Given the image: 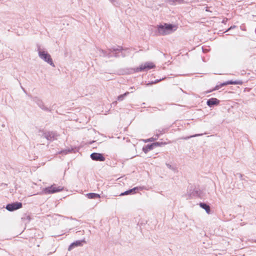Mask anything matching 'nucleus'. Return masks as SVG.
Wrapping results in <instances>:
<instances>
[{"instance_id": "1", "label": "nucleus", "mask_w": 256, "mask_h": 256, "mask_svg": "<svg viewBox=\"0 0 256 256\" xmlns=\"http://www.w3.org/2000/svg\"><path fill=\"white\" fill-rule=\"evenodd\" d=\"M177 28L176 25L164 23L158 26V32L160 35H167L176 30Z\"/></svg>"}, {"instance_id": "2", "label": "nucleus", "mask_w": 256, "mask_h": 256, "mask_svg": "<svg viewBox=\"0 0 256 256\" xmlns=\"http://www.w3.org/2000/svg\"><path fill=\"white\" fill-rule=\"evenodd\" d=\"M38 52L39 57L52 66H54L50 55L46 51L42 50L40 46H38Z\"/></svg>"}, {"instance_id": "3", "label": "nucleus", "mask_w": 256, "mask_h": 256, "mask_svg": "<svg viewBox=\"0 0 256 256\" xmlns=\"http://www.w3.org/2000/svg\"><path fill=\"white\" fill-rule=\"evenodd\" d=\"M63 190V187L56 186V184L52 185L50 186L45 188L42 190V192L45 194H52L60 192Z\"/></svg>"}, {"instance_id": "4", "label": "nucleus", "mask_w": 256, "mask_h": 256, "mask_svg": "<svg viewBox=\"0 0 256 256\" xmlns=\"http://www.w3.org/2000/svg\"><path fill=\"white\" fill-rule=\"evenodd\" d=\"M155 65L152 62H147L144 64H140L138 67L135 68L136 72H146L153 68Z\"/></svg>"}, {"instance_id": "5", "label": "nucleus", "mask_w": 256, "mask_h": 256, "mask_svg": "<svg viewBox=\"0 0 256 256\" xmlns=\"http://www.w3.org/2000/svg\"><path fill=\"white\" fill-rule=\"evenodd\" d=\"M242 80H228L226 82L221 83L220 85H217L215 86V88L212 90L208 92H211L213 90H218L222 86H227L228 84H242Z\"/></svg>"}, {"instance_id": "6", "label": "nucleus", "mask_w": 256, "mask_h": 256, "mask_svg": "<svg viewBox=\"0 0 256 256\" xmlns=\"http://www.w3.org/2000/svg\"><path fill=\"white\" fill-rule=\"evenodd\" d=\"M22 204L20 202H15L10 204H8L6 207V208L10 211L12 212L22 208Z\"/></svg>"}, {"instance_id": "7", "label": "nucleus", "mask_w": 256, "mask_h": 256, "mask_svg": "<svg viewBox=\"0 0 256 256\" xmlns=\"http://www.w3.org/2000/svg\"><path fill=\"white\" fill-rule=\"evenodd\" d=\"M30 98H32L34 102L42 110H44L45 111L47 112H50L51 110L47 107H46L43 102L41 99H40L37 96L35 97H32L31 96H30Z\"/></svg>"}, {"instance_id": "8", "label": "nucleus", "mask_w": 256, "mask_h": 256, "mask_svg": "<svg viewBox=\"0 0 256 256\" xmlns=\"http://www.w3.org/2000/svg\"><path fill=\"white\" fill-rule=\"evenodd\" d=\"M201 192L200 190L194 189L190 190L188 194L185 196V198L186 199H190L194 198H198L200 196Z\"/></svg>"}, {"instance_id": "9", "label": "nucleus", "mask_w": 256, "mask_h": 256, "mask_svg": "<svg viewBox=\"0 0 256 256\" xmlns=\"http://www.w3.org/2000/svg\"><path fill=\"white\" fill-rule=\"evenodd\" d=\"M124 50V49L122 48V46H118L116 48L113 47L108 49V50L110 51V52L114 53V56L116 58H118L120 56L118 54V52H121V56L122 57L125 56V55L122 52V51Z\"/></svg>"}, {"instance_id": "10", "label": "nucleus", "mask_w": 256, "mask_h": 256, "mask_svg": "<svg viewBox=\"0 0 256 256\" xmlns=\"http://www.w3.org/2000/svg\"><path fill=\"white\" fill-rule=\"evenodd\" d=\"M92 160L99 162H104L106 160L104 154L101 153L93 152L90 156Z\"/></svg>"}, {"instance_id": "11", "label": "nucleus", "mask_w": 256, "mask_h": 256, "mask_svg": "<svg viewBox=\"0 0 256 256\" xmlns=\"http://www.w3.org/2000/svg\"><path fill=\"white\" fill-rule=\"evenodd\" d=\"M42 136L49 141H53L56 138V134L53 132H46L43 133Z\"/></svg>"}, {"instance_id": "12", "label": "nucleus", "mask_w": 256, "mask_h": 256, "mask_svg": "<svg viewBox=\"0 0 256 256\" xmlns=\"http://www.w3.org/2000/svg\"><path fill=\"white\" fill-rule=\"evenodd\" d=\"M83 243H86V241L84 240H76V241L73 242L70 245V246H68V250L69 251H70L75 247L82 246Z\"/></svg>"}, {"instance_id": "13", "label": "nucleus", "mask_w": 256, "mask_h": 256, "mask_svg": "<svg viewBox=\"0 0 256 256\" xmlns=\"http://www.w3.org/2000/svg\"><path fill=\"white\" fill-rule=\"evenodd\" d=\"M220 100L216 98H210L208 99L206 102L207 105L210 107H213L214 106H217L219 104Z\"/></svg>"}, {"instance_id": "14", "label": "nucleus", "mask_w": 256, "mask_h": 256, "mask_svg": "<svg viewBox=\"0 0 256 256\" xmlns=\"http://www.w3.org/2000/svg\"><path fill=\"white\" fill-rule=\"evenodd\" d=\"M200 206L202 208L204 209L207 214H210V208L208 204L204 202H200Z\"/></svg>"}, {"instance_id": "15", "label": "nucleus", "mask_w": 256, "mask_h": 256, "mask_svg": "<svg viewBox=\"0 0 256 256\" xmlns=\"http://www.w3.org/2000/svg\"><path fill=\"white\" fill-rule=\"evenodd\" d=\"M86 196L89 199H96L100 198V195L99 194L94 192L87 194Z\"/></svg>"}, {"instance_id": "16", "label": "nucleus", "mask_w": 256, "mask_h": 256, "mask_svg": "<svg viewBox=\"0 0 256 256\" xmlns=\"http://www.w3.org/2000/svg\"><path fill=\"white\" fill-rule=\"evenodd\" d=\"M154 146L152 144H148L142 148V151L146 154L148 152L154 149Z\"/></svg>"}, {"instance_id": "17", "label": "nucleus", "mask_w": 256, "mask_h": 256, "mask_svg": "<svg viewBox=\"0 0 256 256\" xmlns=\"http://www.w3.org/2000/svg\"><path fill=\"white\" fill-rule=\"evenodd\" d=\"M143 189L144 187L142 186H136L130 189V190H132V193L133 194L136 193L138 191L142 190Z\"/></svg>"}, {"instance_id": "18", "label": "nucleus", "mask_w": 256, "mask_h": 256, "mask_svg": "<svg viewBox=\"0 0 256 256\" xmlns=\"http://www.w3.org/2000/svg\"><path fill=\"white\" fill-rule=\"evenodd\" d=\"M167 0L171 4H173L176 2H177L178 4H179L185 3V2L184 0Z\"/></svg>"}, {"instance_id": "19", "label": "nucleus", "mask_w": 256, "mask_h": 256, "mask_svg": "<svg viewBox=\"0 0 256 256\" xmlns=\"http://www.w3.org/2000/svg\"><path fill=\"white\" fill-rule=\"evenodd\" d=\"M130 94L129 92H125L124 94H120V95L118 97V100H119V101H122L124 99V98L127 96L128 94Z\"/></svg>"}, {"instance_id": "20", "label": "nucleus", "mask_w": 256, "mask_h": 256, "mask_svg": "<svg viewBox=\"0 0 256 256\" xmlns=\"http://www.w3.org/2000/svg\"><path fill=\"white\" fill-rule=\"evenodd\" d=\"M72 150V149H70V148L66 149V150H61L60 152H59V153L60 154H68L71 152Z\"/></svg>"}, {"instance_id": "21", "label": "nucleus", "mask_w": 256, "mask_h": 256, "mask_svg": "<svg viewBox=\"0 0 256 256\" xmlns=\"http://www.w3.org/2000/svg\"><path fill=\"white\" fill-rule=\"evenodd\" d=\"M166 166L169 168V169H170L172 170H173L174 172H176L177 171V168L175 166H172L171 164H168L166 163Z\"/></svg>"}, {"instance_id": "22", "label": "nucleus", "mask_w": 256, "mask_h": 256, "mask_svg": "<svg viewBox=\"0 0 256 256\" xmlns=\"http://www.w3.org/2000/svg\"><path fill=\"white\" fill-rule=\"evenodd\" d=\"M128 194H132V190H130V189L128 190H126L124 192L121 193L120 194V196H126V195H128Z\"/></svg>"}, {"instance_id": "23", "label": "nucleus", "mask_w": 256, "mask_h": 256, "mask_svg": "<svg viewBox=\"0 0 256 256\" xmlns=\"http://www.w3.org/2000/svg\"><path fill=\"white\" fill-rule=\"evenodd\" d=\"M154 148L160 146L162 144V142H155L152 143Z\"/></svg>"}, {"instance_id": "24", "label": "nucleus", "mask_w": 256, "mask_h": 256, "mask_svg": "<svg viewBox=\"0 0 256 256\" xmlns=\"http://www.w3.org/2000/svg\"><path fill=\"white\" fill-rule=\"evenodd\" d=\"M202 135H203L202 134H194V135H192V136H190L186 138V139H188V138H191L199 136H202Z\"/></svg>"}, {"instance_id": "25", "label": "nucleus", "mask_w": 256, "mask_h": 256, "mask_svg": "<svg viewBox=\"0 0 256 256\" xmlns=\"http://www.w3.org/2000/svg\"><path fill=\"white\" fill-rule=\"evenodd\" d=\"M100 52H101L102 54L104 56H108L109 58L110 56L106 54V51H104L102 50H100Z\"/></svg>"}, {"instance_id": "26", "label": "nucleus", "mask_w": 256, "mask_h": 256, "mask_svg": "<svg viewBox=\"0 0 256 256\" xmlns=\"http://www.w3.org/2000/svg\"><path fill=\"white\" fill-rule=\"evenodd\" d=\"M111 2L116 6H117L118 4V2L117 0H110Z\"/></svg>"}, {"instance_id": "27", "label": "nucleus", "mask_w": 256, "mask_h": 256, "mask_svg": "<svg viewBox=\"0 0 256 256\" xmlns=\"http://www.w3.org/2000/svg\"><path fill=\"white\" fill-rule=\"evenodd\" d=\"M236 28V26H234V25L232 26H231L230 28H228V29L226 31V32H227L229 31L230 30H232V29H234V28Z\"/></svg>"}, {"instance_id": "28", "label": "nucleus", "mask_w": 256, "mask_h": 256, "mask_svg": "<svg viewBox=\"0 0 256 256\" xmlns=\"http://www.w3.org/2000/svg\"><path fill=\"white\" fill-rule=\"evenodd\" d=\"M164 78H162V79H160V80H156L154 82H152V84H156L159 82H160L161 80H163Z\"/></svg>"}, {"instance_id": "29", "label": "nucleus", "mask_w": 256, "mask_h": 256, "mask_svg": "<svg viewBox=\"0 0 256 256\" xmlns=\"http://www.w3.org/2000/svg\"><path fill=\"white\" fill-rule=\"evenodd\" d=\"M154 140V138H150L148 140H147L146 142H152Z\"/></svg>"}, {"instance_id": "30", "label": "nucleus", "mask_w": 256, "mask_h": 256, "mask_svg": "<svg viewBox=\"0 0 256 256\" xmlns=\"http://www.w3.org/2000/svg\"><path fill=\"white\" fill-rule=\"evenodd\" d=\"M21 87H22V90H24V92L25 93H26V90H24V88H23L22 86H21Z\"/></svg>"}, {"instance_id": "31", "label": "nucleus", "mask_w": 256, "mask_h": 256, "mask_svg": "<svg viewBox=\"0 0 256 256\" xmlns=\"http://www.w3.org/2000/svg\"><path fill=\"white\" fill-rule=\"evenodd\" d=\"M156 138H155L154 140H156L158 137V135L157 134L156 135Z\"/></svg>"}, {"instance_id": "32", "label": "nucleus", "mask_w": 256, "mask_h": 256, "mask_svg": "<svg viewBox=\"0 0 256 256\" xmlns=\"http://www.w3.org/2000/svg\"><path fill=\"white\" fill-rule=\"evenodd\" d=\"M206 11H210L208 8H206Z\"/></svg>"}, {"instance_id": "33", "label": "nucleus", "mask_w": 256, "mask_h": 256, "mask_svg": "<svg viewBox=\"0 0 256 256\" xmlns=\"http://www.w3.org/2000/svg\"><path fill=\"white\" fill-rule=\"evenodd\" d=\"M254 242H256V240H254Z\"/></svg>"}]
</instances>
